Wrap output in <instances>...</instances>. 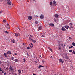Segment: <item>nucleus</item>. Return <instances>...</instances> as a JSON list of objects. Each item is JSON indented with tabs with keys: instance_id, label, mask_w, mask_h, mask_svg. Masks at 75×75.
<instances>
[{
	"instance_id": "43",
	"label": "nucleus",
	"mask_w": 75,
	"mask_h": 75,
	"mask_svg": "<svg viewBox=\"0 0 75 75\" xmlns=\"http://www.w3.org/2000/svg\"><path fill=\"white\" fill-rule=\"evenodd\" d=\"M6 69H7V70H8V67H7L6 68Z\"/></svg>"
},
{
	"instance_id": "5",
	"label": "nucleus",
	"mask_w": 75,
	"mask_h": 75,
	"mask_svg": "<svg viewBox=\"0 0 75 75\" xmlns=\"http://www.w3.org/2000/svg\"><path fill=\"white\" fill-rule=\"evenodd\" d=\"M54 16L56 18H58V17H59V15L58 14H54Z\"/></svg>"
},
{
	"instance_id": "12",
	"label": "nucleus",
	"mask_w": 75,
	"mask_h": 75,
	"mask_svg": "<svg viewBox=\"0 0 75 75\" xmlns=\"http://www.w3.org/2000/svg\"><path fill=\"white\" fill-rule=\"evenodd\" d=\"M38 30H42V26H40L38 28Z\"/></svg>"
},
{
	"instance_id": "10",
	"label": "nucleus",
	"mask_w": 75,
	"mask_h": 75,
	"mask_svg": "<svg viewBox=\"0 0 75 75\" xmlns=\"http://www.w3.org/2000/svg\"><path fill=\"white\" fill-rule=\"evenodd\" d=\"M11 51H9L8 52H7L6 53L7 54H9V55H10V54H11Z\"/></svg>"
},
{
	"instance_id": "59",
	"label": "nucleus",
	"mask_w": 75,
	"mask_h": 75,
	"mask_svg": "<svg viewBox=\"0 0 75 75\" xmlns=\"http://www.w3.org/2000/svg\"><path fill=\"white\" fill-rule=\"evenodd\" d=\"M33 75H36V74H33Z\"/></svg>"
},
{
	"instance_id": "17",
	"label": "nucleus",
	"mask_w": 75,
	"mask_h": 75,
	"mask_svg": "<svg viewBox=\"0 0 75 75\" xmlns=\"http://www.w3.org/2000/svg\"><path fill=\"white\" fill-rule=\"evenodd\" d=\"M41 67H44V66H43L41 65H40L38 67V68H41Z\"/></svg>"
},
{
	"instance_id": "56",
	"label": "nucleus",
	"mask_w": 75,
	"mask_h": 75,
	"mask_svg": "<svg viewBox=\"0 0 75 75\" xmlns=\"http://www.w3.org/2000/svg\"><path fill=\"white\" fill-rule=\"evenodd\" d=\"M50 58H52V56H51V57H50Z\"/></svg>"
},
{
	"instance_id": "6",
	"label": "nucleus",
	"mask_w": 75,
	"mask_h": 75,
	"mask_svg": "<svg viewBox=\"0 0 75 75\" xmlns=\"http://www.w3.org/2000/svg\"><path fill=\"white\" fill-rule=\"evenodd\" d=\"M44 18V16L42 14L40 16V18L41 19H42Z\"/></svg>"
},
{
	"instance_id": "64",
	"label": "nucleus",
	"mask_w": 75,
	"mask_h": 75,
	"mask_svg": "<svg viewBox=\"0 0 75 75\" xmlns=\"http://www.w3.org/2000/svg\"><path fill=\"white\" fill-rule=\"evenodd\" d=\"M28 2H29V1H28Z\"/></svg>"
},
{
	"instance_id": "21",
	"label": "nucleus",
	"mask_w": 75,
	"mask_h": 75,
	"mask_svg": "<svg viewBox=\"0 0 75 75\" xmlns=\"http://www.w3.org/2000/svg\"><path fill=\"white\" fill-rule=\"evenodd\" d=\"M32 41L33 42L35 43V42H36V40H34L32 39Z\"/></svg>"
},
{
	"instance_id": "20",
	"label": "nucleus",
	"mask_w": 75,
	"mask_h": 75,
	"mask_svg": "<svg viewBox=\"0 0 75 75\" xmlns=\"http://www.w3.org/2000/svg\"><path fill=\"white\" fill-rule=\"evenodd\" d=\"M14 61H15V62H18V59H15Z\"/></svg>"
},
{
	"instance_id": "22",
	"label": "nucleus",
	"mask_w": 75,
	"mask_h": 75,
	"mask_svg": "<svg viewBox=\"0 0 75 75\" xmlns=\"http://www.w3.org/2000/svg\"><path fill=\"white\" fill-rule=\"evenodd\" d=\"M4 33H5L6 34H8V33H9L7 32V31H4Z\"/></svg>"
},
{
	"instance_id": "30",
	"label": "nucleus",
	"mask_w": 75,
	"mask_h": 75,
	"mask_svg": "<svg viewBox=\"0 0 75 75\" xmlns=\"http://www.w3.org/2000/svg\"><path fill=\"white\" fill-rule=\"evenodd\" d=\"M72 51V50H69V52H71Z\"/></svg>"
},
{
	"instance_id": "4",
	"label": "nucleus",
	"mask_w": 75,
	"mask_h": 75,
	"mask_svg": "<svg viewBox=\"0 0 75 75\" xmlns=\"http://www.w3.org/2000/svg\"><path fill=\"white\" fill-rule=\"evenodd\" d=\"M67 30V29L64 27H62V30L65 31Z\"/></svg>"
},
{
	"instance_id": "40",
	"label": "nucleus",
	"mask_w": 75,
	"mask_h": 75,
	"mask_svg": "<svg viewBox=\"0 0 75 75\" xmlns=\"http://www.w3.org/2000/svg\"><path fill=\"white\" fill-rule=\"evenodd\" d=\"M63 44H61V47H63Z\"/></svg>"
},
{
	"instance_id": "42",
	"label": "nucleus",
	"mask_w": 75,
	"mask_h": 75,
	"mask_svg": "<svg viewBox=\"0 0 75 75\" xmlns=\"http://www.w3.org/2000/svg\"><path fill=\"white\" fill-rule=\"evenodd\" d=\"M18 29H19V30H20V28L19 27H18Z\"/></svg>"
},
{
	"instance_id": "41",
	"label": "nucleus",
	"mask_w": 75,
	"mask_h": 75,
	"mask_svg": "<svg viewBox=\"0 0 75 75\" xmlns=\"http://www.w3.org/2000/svg\"><path fill=\"white\" fill-rule=\"evenodd\" d=\"M42 37H44V35H42Z\"/></svg>"
},
{
	"instance_id": "57",
	"label": "nucleus",
	"mask_w": 75,
	"mask_h": 75,
	"mask_svg": "<svg viewBox=\"0 0 75 75\" xmlns=\"http://www.w3.org/2000/svg\"><path fill=\"white\" fill-rule=\"evenodd\" d=\"M33 1H35V0H33Z\"/></svg>"
},
{
	"instance_id": "32",
	"label": "nucleus",
	"mask_w": 75,
	"mask_h": 75,
	"mask_svg": "<svg viewBox=\"0 0 75 75\" xmlns=\"http://www.w3.org/2000/svg\"><path fill=\"white\" fill-rule=\"evenodd\" d=\"M13 43H16V42L15 41V40H13Z\"/></svg>"
},
{
	"instance_id": "52",
	"label": "nucleus",
	"mask_w": 75,
	"mask_h": 75,
	"mask_svg": "<svg viewBox=\"0 0 75 75\" xmlns=\"http://www.w3.org/2000/svg\"><path fill=\"white\" fill-rule=\"evenodd\" d=\"M14 54L15 55H17V53H15Z\"/></svg>"
},
{
	"instance_id": "34",
	"label": "nucleus",
	"mask_w": 75,
	"mask_h": 75,
	"mask_svg": "<svg viewBox=\"0 0 75 75\" xmlns=\"http://www.w3.org/2000/svg\"><path fill=\"white\" fill-rule=\"evenodd\" d=\"M72 53L73 54H75V51H73V52Z\"/></svg>"
},
{
	"instance_id": "37",
	"label": "nucleus",
	"mask_w": 75,
	"mask_h": 75,
	"mask_svg": "<svg viewBox=\"0 0 75 75\" xmlns=\"http://www.w3.org/2000/svg\"><path fill=\"white\" fill-rule=\"evenodd\" d=\"M26 54L28 56L27 57H28V56H29V54L28 53H27Z\"/></svg>"
},
{
	"instance_id": "13",
	"label": "nucleus",
	"mask_w": 75,
	"mask_h": 75,
	"mask_svg": "<svg viewBox=\"0 0 75 75\" xmlns=\"http://www.w3.org/2000/svg\"><path fill=\"white\" fill-rule=\"evenodd\" d=\"M59 61L61 62H62V63H64V61H63L62 59H60L59 60Z\"/></svg>"
},
{
	"instance_id": "23",
	"label": "nucleus",
	"mask_w": 75,
	"mask_h": 75,
	"mask_svg": "<svg viewBox=\"0 0 75 75\" xmlns=\"http://www.w3.org/2000/svg\"><path fill=\"white\" fill-rule=\"evenodd\" d=\"M29 40L30 41H32L33 39H31V38L30 37Z\"/></svg>"
},
{
	"instance_id": "46",
	"label": "nucleus",
	"mask_w": 75,
	"mask_h": 75,
	"mask_svg": "<svg viewBox=\"0 0 75 75\" xmlns=\"http://www.w3.org/2000/svg\"><path fill=\"white\" fill-rule=\"evenodd\" d=\"M23 45H25V43H23Z\"/></svg>"
},
{
	"instance_id": "29",
	"label": "nucleus",
	"mask_w": 75,
	"mask_h": 75,
	"mask_svg": "<svg viewBox=\"0 0 75 75\" xmlns=\"http://www.w3.org/2000/svg\"><path fill=\"white\" fill-rule=\"evenodd\" d=\"M72 45H73V46H75V43L74 42H73L72 43Z\"/></svg>"
},
{
	"instance_id": "36",
	"label": "nucleus",
	"mask_w": 75,
	"mask_h": 75,
	"mask_svg": "<svg viewBox=\"0 0 75 75\" xmlns=\"http://www.w3.org/2000/svg\"><path fill=\"white\" fill-rule=\"evenodd\" d=\"M2 71V70H1V68H0V72H1Z\"/></svg>"
},
{
	"instance_id": "14",
	"label": "nucleus",
	"mask_w": 75,
	"mask_h": 75,
	"mask_svg": "<svg viewBox=\"0 0 75 75\" xmlns=\"http://www.w3.org/2000/svg\"><path fill=\"white\" fill-rule=\"evenodd\" d=\"M3 23H6L7 21L6 20H3Z\"/></svg>"
},
{
	"instance_id": "45",
	"label": "nucleus",
	"mask_w": 75,
	"mask_h": 75,
	"mask_svg": "<svg viewBox=\"0 0 75 75\" xmlns=\"http://www.w3.org/2000/svg\"><path fill=\"white\" fill-rule=\"evenodd\" d=\"M69 39H71V37H69Z\"/></svg>"
},
{
	"instance_id": "8",
	"label": "nucleus",
	"mask_w": 75,
	"mask_h": 75,
	"mask_svg": "<svg viewBox=\"0 0 75 75\" xmlns=\"http://www.w3.org/2000/svg\"><path fill=\"white\" fill-rule=\"evenodd\" d=\"M53 4L54 6H56V1H53Z\"/></svg>"
},
{
	"instance_id": "61",
	"label": "nucleus",
	"mask_w": 75,
	"mask_h": 75,
	"mask_svg": "<svg viewBox=\"0 0 75 75\" xmlns=\"http://www.w3.org/2000/svg\"><path fill=\"white\" fill-rule=\"evenodd\" d=\"M65 45H65V44H64V46H65Z\"/></svg>"
},
{
	"instance_id": "48",
	"label": "nucleus",
	"mask_w": 75,
	"mask_h": 75,
	"mask_svg": "<svg viewBox=\"0 0 75 75\" xmlns=\"http://www.w3.org/2000/svg\"><path fill=\"white\" fill-rule=\"evenodd\" d=\"M4 75H6V72H5V73H4Z\"/></svg>"
},
{
	"instance_id": "49",
	"label": "nucleus",
	"mask_w": 75,
	"mask_h": 75,
	"mask_svg": "<svg viewBox=\"0 0 75 75\" xmlns=\"http://www.w3.org/2000/svg\"><path fill=\"white\" fill-rule=\"evenodd\" d=\"M7 25H9V24L7 23Z\"/></svg>"
},
{
	"instance_id": "54",
	"label": "nucleus",
	"mask_w": 75,
	"mask_h": 75,
	"mask_svg": "<svg viewBox=\"0 0 75 75\" xmlns=\"http://www.w3.org/2000/svg\"><path fill=\"white\" fill-rule=\"evenodd\" d=\"M71 48H73V46H71Z\"/></svg>"
},
{
	"instance_id": "53",
	"label": "nucleus",
	"mask_w": 75,
	"mask_h": 75,
	"mask_svg": "<svg viewBox=\"0 0 75 75\" xmlns=\"http://www.w3.org/2000/svg\"><path fill=\"white\" fill-rule=\"evenodd\" d=\"M71 28H72L70 27V28H69V29H71Z\"/></svg>"
},
{
	"instance_id": "19",
	"label": "nucleus",
	"mask_w": 75,
	"mask_h": 75,
	"mask_svg": "<svg viewBox=\"0 0 75 75\" xmlns=\"http://www.w3.org/2000/svg\"><path fill=\"white\" fill-rule=\"evenodd\" d=\"M70 27L71 28H73V27H72V23H70Z\"/></svg>"
},
{
	"instance_id": "15",
	"label": "nucleus",
	"mask_w": 75,
	"mask_h": 75,
	"mask_svg": "<svg viewBox=\"0 0 75 75\" xmlns=\"http://www.w3.org/2000/svg\"><path fill=\"white\" fill-rule=\"evenodd\" d=\"M12 3H11V2L10 1H8V4H9V5H11V4Z\"/></svg>"
},
{
	"instance_id": "1",
	"label": "nucleus",
	"mask_w": 75,
	"mask_h": 75,
	"mask_svg": "<svg viewBox=\"0 0 75 75\" xmlns=\"http://www.w3.org/2000/svg\"><path fill=\"white\" fill-rule=\"evenodd\" d=\"M9 71H11H11H13V67H11V66H10L9 68Z\"/></svg>"
},
{
	"instance_id": "47",
	"label": "nucleus",
	"mask_w": 75,
	"mask_h": 75,
	"mask_svg": "<svg viewBox=\"0 0 75 75\" xmlns=\"http://www.w3.org/2000/svg\"><path fill=\"white\" fill-rule=\"evenodd\" d=\"M4 71H2V73H4Z\"/></svg>"
},
{
	"instance_id": "31",
	"label": "nucleus",
	"mask_w": 75,
	"mask_h": 75,
	"mask_svg": "<svg viewBox=\"0 0 75 75\" xmlns=\"http://www.w3.org/2000/svg\"><path fill=\"white\" fill-rule=\"evenodd\" d=\"M27 49H30V47H27L26 48Z\"/></svg>"
},
{
	"instance_id": "11",
	"label": "nucleus",
	"mask_w": 75,
	"mask_h": 75,
	"mask_svg": "<svg viewBox=\"0 0 75 75\" xmlns=\"http://www.w3.org/2000/svg\"><path fill=\"white\" fill-rule=\"evenodd\" d=\"M30 44H30V47H31V48H33V43H31ZM31 45H32V46H31Z\"/></svg>"
},
{
	"instance_id": "26",
	"label": "nucleus",
	"mask_w": 75,
	"mask_h": 75,
	"mask_svg": "<svg viewBox=\"0 0 75 75\" xmlns=\"http://www.w3.org/2000/svg\"><path fill=\"white\" fill-rule=\"evenodd\" d=\"M55 17H54V21L55 22H57V20H56V19H55Z\"/></svg>"
},
{
	"instance_id": "27",
	"label": "nucleus",
	"mask_w": 75,
	"mask_h": 75,
	"mask_svg": "<svg viewBox=\"0 0 75 75\" xmlns=\"http://www.w3.org/2000/svg\"><path fill=\"white\" fill-rule=\"evenodd\" d=\"M18 72L19 73V74H20V73H21V70H18Z\"/></svg>"
},
{
	"instance_id": "18",
	"label": "nucleus",
	"mask_w": 75,
	"mask_h": 75,
	"mask_svg": "<svg viewBox=\"0 0 75 75\" xmlns=\"http://www.w3.org/2000/svg\"><path fill=\"white\" fill-rule=\"evenodd\" d=\"M48 48L50 50V51H52L50 47H48Z\"/></svg>"
},
{
	"instance_id": "63",
	"label": "nucleus",
	"mask_w": 75,
	"mask_h": 75,
	"mask_svg": "<svg viewBox=\"0 0 75 75\" xmlns=\"http://www.w3.org/2000/svg\"><path fill=\"white\" fill-rule=\"evenodd\" d=\"M23 71V70H22V72Z\"/></svg>"
},
{
	"instance_id": "55",
	"label": "nucleus",
	"mask_w": 75,
	"mask_h": 75,
	"mask_svg": "<svg viewBox=\"0 0 75 75\" xmlns=\"http://www.w3.org/2000/svg\"><path fill=\"white\" fill-rule=\"evenodd\" d=\"M2 11H0V13H2Z\"/></svg>"
},
{
	"instance_id": "35",
	"label": "nucleus",
	"mask_w": 75,
	"mask_h": 75,
	"mask_svg": "<svg viewBox=\"0 0 75 75\" xmlns=\"http://www.w3.org/2000/svg\"><path fill=\"white\" fill-rule=\"evenodd\" d=\"M35 23L36 24H38V22L36 21H35Z\"/></svg>"
},
{
	"instance_id": "51",
	"label": "nucleus",
	"mask_w": 75,
	"mask_h": 75,
	"mask_svg": "<svg viewBox=\"0 0 75 75\" xmlns=\"http://www.w3.org/2000/svg\"><path fill=\"white\" fill-rule=\"evenodd\" d=\"M69 49H71V47H69Z\"/></svg>"
},
{
	"instance_id": "16",
	"label": "nucleus",
	"mask_w": 75,
	"mask_h": 75,
	"mask_svg": "<svg viewBox=\"0 0 75 75\" xmlns=\"http://www.w3.org/2000/svg\"><path fill=\"white\" fill-rule=\"evenodd\" d=\"M42 62L43 63H44V62H45V59H43L42 60Z\"/></svg>"
},
{
	"instance_id": "38",
	"label": "nucleus",
	"mask_w": 75,
	"mask_h": 75,
	"mask_svg": "<svg viewBox=\"0 0 75 75\" xmlns=\"http://www.w3.org/2000/svg\"><path fill=\"white\" fill-rule=\"evenodd\" d=\"M11 60H13L14 59V57H13L11 59Z\"/></svg>"
},
{
	"instance_id": "50",
	"label": "nucleus",
	"mask_w": 75,
	"mask_h": 75,
	"mask_svg": "<svg viewBox=\"0 0 75 75\" xmlns=\"http://www.w3.org/2000/svg\"><path fill=\"white\" fill-rule=\"evenodd\" d=\"M30 37H33V36H32L31 35H30Z\"/></svg>"
},
{
	"instance_id": "33",
	"label": "nucleus",
	"mask_w": 75,
	"mask_h": 75,
	"mask_svg": "<svg viewBox=\"0 0 75 75\" xmlns=\"http://www.w3.org/2000/svg\"><path fill=\"white\" fill-rule=\"evenodd\" d=\"M25 61H26L25 59H23V62H25Z\"/></svg>"
},
{
	"instance_id": "60",
	"label": "nucleus",
	"mask_w": 75,
	"mask_h": 75,
	"mask_svg": "<svg viewBox=\"0 0 75 75\" xmlns=\"http://www.w3.org/2000/svg\"><path fill=\"white\" fill-rule=\"evenodd\" d=\"M36 17H38V16H36Z\"/></svg>"
},
{
	"instance_id": "25",
	"label": "nucleus",
	"mask_w": 75,
	"mask_h": 75,
	"mask_svg": "<svg viewBox=\"0 0 75 75\" xmlns=\"http://www.w3.org/2000/svg\"><path fill=\"white\" fill-rule=\"evenodd\" d=\"M65 57L67 59H68V56H67V55H65Z\"/></svg>"
},
{
	"instance_id": "44",
	"label": "nucleus",
	"mask_w": 75,
	"mask_h": 75,
	"mask_svg": "<svg viewBox=\"0 0 75 75\" xmlns=\"http://www.w3.org/2000/svg\"><path fill=\"white\" fill-rule=\"evenodd\" d=\"M59 49H60V50H62V49L61 48V47H59Z\"/></svg>"
},
{
	"instance_id": "2",
	"label": "nucleus",
	"mask_w": 75,
	"mask_h": 75,
	"mask_svg": "<svg viewBox=\"0 0 75 75\" xmlns=\"http://www.w3.org/2000/svg\"><path fill=\"white\" fill-rule=\"evenodd\" d=\"M15 35L16 37H19L20 36V34L18 33H16Z\"/></svg>"
},
{
	"instance_id": "28",
	"label": "nucleus",
	"mask_w": 75,
	"mask_h": 75,
	"mask_svg": "<svg viewBox=\"0 0 75 75\" xmlns=\"http://www.w3.org/2000/svg\"><path fill=\"white\" fill-rule=\"evenodd\" d=\"M50 5H51V6H52V2H50Z\"/></svg>"
},
{
	"instance_id": "7",
	"label": "nucleus",
	"mask_w": 75,
	"mask_h": 75,
	"mask_svg": "<svg viewBox=\"0 0 75 75\" xmlns=\"http://www.w3.org/2000/svg\"><path fill=\"white\" fill-rule=\"evenodd\" d=\"M64 28H66V29H68V28H69V26L68 25H65L64 26Z\"/></svg>"
},
{
	"instance_id": "24",
	"label": "nucleus",
	"mask_w": 75,
	"mask_h": 75,
	"mask_svg": "<svg viewBox=\"0 0 75 75\" xmlns=\"http://www.w3.org/2000/svg\"><path fill=\"white\" fill-rule=\"evenodd\" d=\"M4 56H5V57H7V55H6V53H4Z\"/></svg>"
},
{
	"instance_id": "62",
	"label": "nucleus",
	"mask_w": 75,
	"mask_h": 75,
	"mask_svg": "<svg viewBox=\"0 0 75 75\" xmlns=\"http://www.w3.org/2000/svg\"><path fill=\"white\" fill-rule=\"evenodd\" d=\"M60 45H59V47H60Z\"/></svg>"
},
{
	"instance_id": "39",
	"label": "nucleus",
	"mask_w": 75,
	"mask_h": 75,
	"mask_svg": "<svg viewBox=\"0 0 75 75\" xmlns=\"http://www.w3.org/2000/svg\"><path fill=\"white\" fill-rule=\"evenodd\" d=\"M11 42H13V40H11Z\"/></svg>"
},
{
	"instance_id": "58",
	"label": "nucleus",
	"mask_w": 75,
	"mask_h": 75,
	"mask_svg": "<svg viewBox=\"0 0 75 75\" xmlns=\"http://www.w3.org/2000/svg\"><path fill=\"white\" fill-rule=\"evenodd\" d=\"M13 6V5H11V6ZM11 8H12V7H11Z\"/></svg>"
},
{
	"instance_id": "9",
	"label": "nucleus",
	"mask_w": 75,
	"mask_h": 75,
	"mask_svg": "<svg viewBox=\"0 0 75 75\" xmlns=\"http://www.w3.org/2000/svg\"><path fill=\"white\" fill-rule=\"evenodd\" d=\"M49 25L50 26H52V27H54V25L53 23H50L49 24Z\"/></svg>"
},
{
	"instance_id": "3",
	"label": "nucleus",
	"mask_w": 75,
	"mask_h": 75,
	"mask_svg": "<svg viewBox=\"0 0 75 75\" xmlns=\"http://www.w3.org/2000/svg\"><path fill=\"white\" fill-rule=\"evenodd\" d=\"M32 16H28V19L29 20H32Z\"/></svg>"
}]
</instances>
